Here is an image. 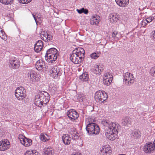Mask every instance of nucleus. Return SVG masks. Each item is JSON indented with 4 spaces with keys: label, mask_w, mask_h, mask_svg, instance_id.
I'll use <instances>...</instances> for the list:
<instances>
[{
    "label": "nucleus",
    "mask_w": 155,
    "mask_h": 155,
    "mask_svg": "<svg viewBox=\"0 0 155 155\" xmlns=\"http://www.w3.org/2000/svg\"><path fill=\"white\" fill-rule=\"evenodd\" d=\"M84 98V97L83 96L82 94H80L78 95V101L80 102H81L83 101V100Z\"/></svg>",
    "instance_id": "a19ab883"
},
{
    "label": "nucleus",
    "mask_w": 155,
    "mask_h": 155,
    "mask_svg": "<svg viewBox=\"0 0 155 155\" xmlns=\"http://www.w3.org/2000/svg\"><path fill=\"white\" fill-rule=\"evenodd\" d=\"M50 97L49 94L47 92L43 91V93L41 92L35 96V105L40 107L42 106H44L48 103L49 101Z\"/></svg>",
    "instance_id": "f03ea898"
},
{
    "label": "nucleus",
    "mask_w": 155,
    "mask_h": 155,
    "mask_svg": "<svg viewBox=\"0 0 155 155\" xmlns=\"http://www.w3.org/2000/svg\"><path fill=\"white\" fill-rule=\"evenodd\" d=\"M109 17L110 21L111 22H116L118 19L117 15L115 13H112L110 14Z\"/></svg>",
    "instance_id": "bb28decb"
},
{
    "label": "nucleus",
    "mask_w": 155,
    "mask_h": 155,
    "mask_svg": "<svg viewBox=\"0 0 155 155\" xmlns=\"http://www.w3.org/2000/svg\"><path fill=\"white\" fill-rule=\"evenodd\" d=\"M121 123L123 125L126 126L130 124V121L128 117H126L124 118L122 120Z\"/></svg>",
    "instance_id": "2f4dec72"
},
{
    "label": "nucleus",
    "mask_w": 155,
    "mask_h": 155,
    "mask_svg": "<svg viewBox=\"0 0 155 155\" xmlns=\"http://www.w3.org/2000/svg\"><path fill=\"white\" fill-rule=\"evenodd\" d=\"M75 132L76 133H77L76 132L74 131V133L73 134H72L71 135L72 136H74V137H75V136L76 138H77L78 137V135H76L75 134V133H74Z\"/></svg>",
    "instance_id": "a18cd8bd"
},
{
    "label": "nucleus",
    "mask_w": 155,
    "mask_h": 155,
    "mask_svg": "<svg viewBox=\"0 0 155 155\" xmlns=\"http://www.w3.org/2000/svg\"><path fill=\"white\" fill-rule=\"evenodd\" d=\"M89 123L87 124L86 127L87 133L89 135H97L100 132V128L98 125L92 122L94 121L93 119H92L90 117L88 118Z\"/></svg>",
    "instance_id": "7ed1b4c3"
},
{
    "label": "nucleus",
    "mask_w": 155,
    "mask_h": 155,
    "mask_svg": "<svg viewBox=\"0 0 155 155\" xmlns=\"http://www.w3.org/2000/svg\"><path fill=\"white\" fill-rule=\"evenodd\" d=\"M15 95L18 100H22L26 97V91L25 88L23 87H18L15 91Z\"/></svg>",
    "instance_id": "0eeeda50"
},
{
    "label": "nucleus",
    "mask_w": 155,
    "mask_h": 155,
    "mask_svg": "<svg viewBox=\"0 0 155 155\" xmlns=\"http://www.w3.org/2000/svg\"><path fill=\"white\" fill-rule=\"evenodd\" d=\"M152 37L153 39L155 41V30L152 32Z\"/></svg>",
    "instance_id": "79ce46f5"
},
{
    "label": "nucleus",
    "mask_w": 155,
    "mask_h": 155,
    "mask_svg": "<svg viewBox=\"0 0 155 155\" xmlns=\"http://www.w3.org/2000/svg\"><path fill=\"white\" fill-rule=\"evenodd\" d=\"M103 147L102 148V149L100 150V154L101 155H110L112 152V150L111 148L108 147V146L107 147Z\"/></svg>",
    "instance_id": "a211bd4d"
},
{
    "label": "nucleus",
    "mask_w": 155,
    "mask_h": 155,
    "mask_svg": "<svg viewBox=\"0 0 155 155\" xmlns=\"http://www.w3.org/2000/svg\"><path fill=\"white\" fill-rule=\"evenodd\" d=\"M117 33H118L117 31L113 32L112 34V37L113 38H115L116 37V36L117 34Z\"/></svg>",
    "instance_id": "37998d69"
},
{
    "label": "nucleus",
    "mask_w": 155,
    "mask_h": 155,
    "mask_svg": "<svg viewBox=\"0 0 155 155\" xmlns=\"http://www.w3.org/2000/svg\"><path fill=\"white\" fill-rule=\"evenodd\" d=\"M47 54H49L50 55H54V59L57 58L58 55V51L57 50L54 48H51L47 51L46 53Z\"/></svg>",
    "instance_id": "6ab92c4d"
},
{
    "label": "nucleus",
    "mask_w": 155,
    "mask_h": 155,
    "mask_svg": "<svg viewBox=\"0 0 155 155\" xmlns=\"http://www.w3.org/2000/svg\"><path fill=\"white\" fill-rule=\"evenodd\" d=\"M0 37L4 40H6L7 39V36L4 31L0 33Z\"/></svg>",
    "instance_id": "58836bf2"
},
{
    "label": "nucleus",
    "mask_w": 155,
    "mask_h": 155,
    "mask_svg": "<svg viewBox=\"0 0 155 155\" xmlns=\"http://www.w3.org/2000/svg\"><path fill=\"white\" fill-rule=\"evenodd\" d=\"M113 78H110V79H103V83L104 84L109 86L111 83L112 81Z\"/></svg>",
    "instance_id": "e433bc0d"
},
{
    "label": "nucleus",
    "mask_w": 155,
    "mask_h": 155,
    "mask_svg": "<svg viewBox=\"0 0 155 155\" xmlns=\"http://www.w3.org/2000/svg\"><path fill=\"white\" fill-rule=\"evenodd\" d=\"M9 66L13 69L18 68L20 66L19 60L15 58L11 59L9 61Z\"/></svg>",
    "instance_id": "4468645a"
},
{
    "label": "nucleus",
    "mask_w": 155,
    "mask_h": 155,
    "mask_svg": "<svg viewBox=\"0 0 155 155\" xmlns=\"http://www.w3.org/2000/svg\"><path fill=\"white\" fill-rule=\"evenodd\" d=\"M101 123L104 126L108 127V129L107 130V131L118 132L120 127L118 123L108 120H103Z\"/></svg>",
    "instance_id": "20e7f679"
},
{
    "label": "nucleus",
    "mask_w": 155,
    "mask_h": 155,
    "mask_svg": "<svg viewBox=\"0 0 155 155\" xmlns=\"http://www.w3.org/2000/svg\"><path fill=\"white\" fill-rule=\"evenodd\" d=\"M44 155H53L54 151L51 148H47L44 149L43 150Z\"/></svg>",
    "instance_id": "a878e982"
},
{
    "label": "nucleus",
    "mask_w": 155,
    "mask_h": 155,
    "mask_svg": "<svg viewBox=\"0 0 155 155\" xmlns=\"http://www.w3.org/2000/svg\"><path fill=\"white\" fill-rule=\"evenodd\" d=\"M141 132L139 130L135 131L133 133V136L134 138L137 139L141 136Z\"/></svg>",
    "instance_id": "473e14b6"
},
{
    "label": "nucleus",
    "mask_w": 155,
    "mask_h": 155,
    "mask_svg": "<svg viewBox=\"0 0 155 155\" xmlns=\"http://www.w3.org/2000/svg\"><path fill=\"white\" fill-rule=\"evenodd\" d=\"M31 0H26L25 1L24 0V1H23L22 2H23L24 4H27L31 2Z\"/></svg>",
    "instance_id": "c03bdc74"
},
{
    "label": "nucleus",
    "mask_w": 155,
    "mask_h": 155,
    "mask_svg": "<svg viewBox=\"0 0 155 155\" xmlns=\"http://www.w3.org/2000/svg\"><path fill=\"white\" fill-rule=\"evenodd\" d=\"M104 69L103 66L100 64L96 65L94 70V73L96 74H101Z\"/></svg>",
    "instance_id": "5701e85b"
},
{
    "label": "nucleus",
    "mask_w": 155,
    "mask_h": 155,
    "mask_svg": "<svg viewBox=\"0 0 155 155\" xmlns=\"http://www.w3.org/2000/svg\"><path fill=\"white\" fill-rule=\"evenodd\" d=\"M79 78L81 81H88L89 78L87 74L83 73L80 76Z\"/></svg>",
    "instance_id": "c756f323"
},
{
    "label": "nucleus",
    "mask_w": 155,
    "mask_h": 155,
    "mask_svg": "<svg viewBox=\"0 0 155 155\" xmlns=\"http://www.w3.org/2000/svg\"><path fill=\"white\" fill-rule=\"evenodd\" d=\"M45 64V63L43 60H39L36 62L35 66L37 70H40L42 69Z\"/></svg>",
    "instance_id": "b1692460"
},
{
    "label": "nucleus",
    "mask_w": 155,
    "mask_h": 155,
    "mask_svg": "<svg viewBox=\"0 0 155 155\" xmlns=\"http://www.w3.org/2000/svg\"><path fill=\"white\" fill-rule=\"evenodd\" d=\"M18 0L19 1V3H21L23 4H24V3H23V2H22L23 1H24V0ZM25 1L26 0H25Z\"/></svg>",
    "instance_id": "de8ad7c7"
},
{
    "label": "nucleus",
    "mask_w": 155,
    "mask_h": 155,
    "mask_svg": "<svg viewBox=\"0 0 155 155\" xmlns=\"http://www.w3.org/2000/svg\"><path fill=\"white\" fill-rule=\"evenodd\" d=\"M43 47V42L41 40H38L35 45L34 49L36 52L38 53L41 50Z\"/></svg>",
    "instance_id": "f3484780"
},
{
    "label": "nucleus",
    "mask_w": 155,
    "mask_h": 155,
    "mask_svg": "<svg viewBox=\"0 0 155 155\" xmlns=\"http://www.w3.org/2000/svg\"><path fill=\"white\" fill-rule=\"evenodd\" d=\"M10 146V143L7 139L0 141V151H4L8 149Z\"/></svg>",
    "instance_id": "f8f14e48"
},
{
    "label": "nucleus",
    "mask_w": 155,
    "mask_h": 155,
    "mask_svg": "<svg viewBox=\"0 0 155 155\" xmlns=\"http://www.w3.org/2000/svg\"><path fill=\"white\" fill-rule=\"evenodd\" d=\"M62 140L65 144L68 145L70 144L71 138L69 136L68 134H64L62 136Z\"/></svg>",
    "instance_id": "4be33fe9"
},
{
    "label": "nucleus",
    "mask_w": 155,
    "mask_h": 155,
    "mask_svg": "<svg viewBox=\"0 0 155 155\" xmlns=\"http://www.w3.org/2000/svg\"><path fill=\"white\" fill-rule=\"evenodd\" d=\"M18 139L22 144L25 147H29L32 143V140L26 137L22 134H20L18 136Z\"/></svg>",
    "instance_id": "9d476101"
},
{
    "label": "nucleus",
    "mask_w": 155,
    "mask_h": 155,
    "mask_svg": "<svg viewBox=\"0 0 155 155\" xmlns=\"http://www.w3.org/2000/svg\"><path fill=\"white\" fill-rule=\"evenodd\" d=\"M100 54L98 53H93L90 55V57L91 58L94 59H96L98 58Z\"/></svg>",
    "instance_id": "4c0bfd02"
},
{
    "label": "nucleus",
    "mask_w": 155,
    "mask_h": 155,
    "mask_svg": "<svg viewBox=\"0 0 155 155\" xmlns=\"http://www.w3.org/2000/svg\"><path fill=\"white\" fill-rule=\"evenodd\" d=\"M155 150V147L153 143L149 142L143 147V150L146 153H151Z\"/></svg>",
    "instance_id": "1a4fd4ad"
},
{
    "label": "nucleus",
    "mask_w": 155,
    "mask_h": 155,
    "mask_svg": "<svg viewBox=\"0 0 155 155\" xmlns=\"http://www.w3.org/2000/svg\"><path fill=\"white\" fill-rule=\"evenodd\" d=\"M13 0H0V2L5 5H11L13 3Z\"/></svg>",
    "instance_id": "f704fd0d"
},
{
    "label": "nucleus",
    "mask_w": 155,
    "mask_h": 155,
    "mask_svg": "<svg viewBox=\"0 0 155 155\" xmlns=\"http://www.w3.org/2000/svg\"><path fill=\"white\" fill-rule=\"evenodd\" d=\"M76 11L79 14H81L83 13L85 14H87L88 13V10L84 8H82L80 9H77Z\"/></svg>",
    "instance_id": "c9c22d12"
},
{
    "label": "nucleus",
    "mask_w": 155,
    "mask_h": 155,
    "mask_svg": "<svg viewBox=\"0 0 155 155\" xmlns=\"http://www.w3.org/2000/svg\"><path fill=\"white\" fill-rule=\"evenodd\" d=\"M85 51L81 48H76L72 52L70 57L71 60L75 64L81 63L84 58Z\"/></svg>",
    "instance_id": "f257e3e1"
},
{
    "label": "nucleus",
    "mask_w": 155,
    "mask_h": 155,
    "mask_svg": "<svg viewBox=\"0 0 155 155\" xmlns=\"http://www.w3.org/2000/svg\"><path fill=\"white\" fill-rule=\"evenodd\" d=\"M154 19L153 17H150L146 18L145 20H143L142 21V24L143 26L146 25L147 23L151 22Z\"/></svg>",
    "instance_id": "c85d7f7f"
},
{
    "label": "nucleus",
    "mask_w": 155,
    "mask_h": 155,
    "mask_svg": "<svg viewBox=\"0 0 155 155\" xmlns=\"http://www.w3.org/2000/svg\"><path fill=\"white\" fill-rule=\"evenodd\" d=\"M72 155H79L78 153H75V154H73Z\"/></svg>",
    "instance_id": "8fccbe9b"
},
{
    "label": "nucleus",
    "mask_w": 155,
    "mask_h": 155,
    "mask_svg": "<svg viewBox=\"0 0 155 155\" xmlns=\"http://www.w3.org/2000/svg\"><path fill=\"white\" fill-rule=\"evenodd\" d=\"M49 72L51 76L54 79H58L63 73L62 69L57 66H50Z\"/></svg>",
    "instance_id": "39448f33"
},
{
    "label": "nucleus",
    "mask_w": 155,
    "mask_h": 155,
    "mask_svg": "<svg viewBox=\"0 0 155 155\" xmlns=\"http://www.w3.org/2000/svg\"><path fill=\"white\" fill-rule=\"evenodd\" d=\"M118 5L121 7H124L129 3V0H115Z\"/></svg>",
    "instance_id": "412c9836"
},
{
    "label": "nucleus",
    "mask_w": 155,
    "mask_h": 155,
    "mask_svg": "<svg viewBox=\"0 0 155 155\" xmlns=\"http://www.w3.org/2000/svg\"><path fill=\"white\" fill-rule=\"evenodd\" d=\"M107 98V94L104 91H98L95 94V100L97 102L100 103H103Z\"/></svg>",
    "instance_id": "423d86ee"
},
{
    "label": "nucleus",
    "mask_w": 155,
    "mask_h": 155,
    "mask_svg": "<svg viewBox=\"0 0 155 155\" xmlns=\"http://www.w3.org/2000/svg\"><path fill=\"white\" fill-rule=\"evenodd\" d=\"M117 134L118 132H116L107 131L105 133V135L109 139L113 140L117 137Z\"/></svg>",
    "instance_id": "dca6fc26"
},
{
    "label": "nucleus",
    "mask_w": 155,
    "mask_h": 155,
    "mask_svg": "<svg viewBox=\"0 0 155 155\" xmlns=\"http://www.w3.org/2000/svg\"><path fill=\"white\" fill-rule=\"evenodd\" d=\"M67 115L70 120L74 121L79 116V114L74 109H71L67 112Z\"/></svg>",
    "instance_id": "9b49d317"
},
{
    "label": "nucleus",
    "mask_w": 155,
    "mask_h": 155,
    "mask_svg": "<svg viewBox=\"0 0 155 155\" xmlns=\"http://www.w3.org/2000/svg\"><path fill=\"white\" fill-rule=\"evenodd\" d=\"M41 37L42 40L45 41H49L51 40L53 38L51 34L45 31L41 32Z\"/></svg>",
    "instance_id": "2eb2a0df"
},
{
    "label": "nucleus",
    "mask_w": 155,
    "mask_h": 155,
    "mask_svg": "<svg viewBox=\"0 0 155 155\" xmlns=\"http://www.w3.org/2000/svg\"><path fill=\"white\" fill-rule=\"evenodd\" d=\"M124 80L125 84L129 86L134 83L135 78L132 74L127 72L125 74Z\"/></svg>",
    "instance_id": "6e6552de"
},
{
    "label": "nucleus",
    "mask_w": 155,
    "mask_h": 155,
    "mask_svg": "<svg viewBox=\"0 0 155 155\" xmlns=\"http://www.w3.org/2000/svg\"><path fill=\"white\" fill-rule=\"evenodd\" d=\"M45 58L47 61L49 63H52L53 61H55L57 58L54 59V55H50L49 54H46L45 56Z\"/></svg>",
    "instance_id": "393cba45"
},
{
    "label": "nucleus",
    "mask_w": 155,
    "mask_h": 155,
    "mask_svg": "<svg viewBox=\"0 0 155 155\" xmlns=\"http://www.w3.org/2000/svg\"><path fill=\"white\" fill-rule=\"evenodd\" d=\"M150 74L152 76L155 77V66L151 68Z\"/></svg>",
    "instance_id": "ea45409f"
},
{
    "label": "nucleus",
    "mask_w": 155,
    "mask_h": 155,
    "mask_svg": "<svg viewBox=\"0 0 155 155\" xmlns=\"http://www.w3.org/2000/svg\"><path fill=\"white\" fill-rule=\"evenodd\" d=\"M100 20V17L97 15H93L91 19L90 23L91 25H98Z\"/></svg>",
    "instance_id": "aec40b11"
},
{
    "label": "nucleus",
    "mask_w": 155,
    "mask_h": 155,
    "mask_svg": "<svg viewBox=\"0 0 155 155\" xmlns=\"http://www.w3.org/2000/svg\"><path fill=\"white\" fill-rule=\"evenodd\" d=\"M49 137L48 136L47 134H41L40 135V139L44 141H47L49 139Z\"/></svg>",
    "instance_id": "72a5a7b5"
},
{
    "label": "nucleus",
    "mask_w": 155,
    "mask_h": 155,
    "mask_svg": "<svg viewBox=\"0 0 155 155\" xmlns=\"http://www.w3.org/2000/svg\"><path fill=\"white\" fill-rule=\"evenodd\" d=\"M32 15H33V17H34V19H35V21L36 22V23H37V19H36V17L35 16V15L34 14H32Z\"/></svg>",
    "instance_id": "49530a36"
},
{
    "label": "nucleus",
    "mask_w": 155,
    "mask_h": 155,
    "mask_svg": "<svg viewBox=\"0 0 155 155\" xmlns=\"http://www.w3.org/2000/svg\"><path fill=\"white\" fill-rule=\"evenodd\" d=\"M24 155H40V154L35 150L27 151Z\"/></svg>",
    "instance_id": "cd10ccee"
},
{
    "label": "nucleus",
    "mask_w": 155,
    "mask_h": 155,
    "mask_svg": "<svg viewBox=\"0 0 155 155\" xmlns=\"http://www.w3.org/2000/svg\"><path fill=\"white\" fill-rule=\"evenodd\" d=\"M113 75L110 72L105 73L103 77V79H110V78H113Z\"/></svg>",
    "instance_id": "7c9ffc66"
},
{
    "label": "nucleus",
    "mask_w": 155,
    "mask_h": 155,
    "mask_svg": "<svg viewBox=\"0 0 155 155\" xmlns=\"http://www.w3.org/2000/svg\"><path fill=\"white\" fill-rule=\"evenodd\" d=\"M4 31L0 28V33H1V32H2V31Z\"/></svg>",
    "instance_id": "09e8293b"
},
{
    "label": "nucleus",
    "mask_w": 155,
    "mask_h": 155,
    "mask_svg": "<svg viewBox=\"0 0 155 155\" xmlns=\"http://www.w3.org/2000/svg\"><path fill=\"white\" fill-rule=\"evenodd\" d=\"M28 77L33 82H38L40 80V76L39 74L32 72H29L27 74Z\"/></svg>",
    "instance_id": "ddd939ff"
}]
</instances>
